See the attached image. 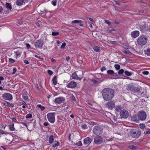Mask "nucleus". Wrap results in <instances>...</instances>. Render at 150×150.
Returning <instances> with one entry per match:
<instances>
[{"label":"nucleus","mask_w":150,"mask_h":150,"mask_svg":"<svg viewBox=\"0 0 150 150\" xmlns=\"http://www.w3.org/2000/svg\"><path fill=\"white\" fill-rule=\"evenodd\" d=\"M76 86V83L72 81H71L67 85V87L71 88H74Z\"/></svg>","instance_id":"14"},{"label":"nucleus","mask_w":150,"mask_h":150,"mask_svg":"<svg viewBox=\"0 0 150 150\" xmlns=\"http://www.w3.org/2000/svg\"><path fill=\"white\" fill-rule=\"evenodd\" d=\"M142 74L145 75H148L149 74V72L148 71H144L143 72Z\"/></svg>","instance_id":"59"},{"label":"nucleus","mask_w":150,"mask_h":150,"mask_svg":"<svg viewBox=\"0 0 150 150\" xmlns=\"http://www.w3.org/2000/svg\"><path fill=\"white\" fill-rule=\"evenodd\" d=\"M115 102L113 101L110 100L108 102L105 104L106 108L111 110L115 107Z\"/></svg>","instance_id":"9"},{"label":"nucleus","mask_w":150,"mask_h":150,"mask_svg":"<svg viewBox=\"0 0 150 150\" xmlns=\"http://www.w3.org/2000/svg\"><path fill=\"white\" fill-rule=\"evenodd\" d=\"M124 74L127 76H131L132 75V73L129 72L128 71H125L124 72Z\"/></svg>","instance_id":"29"},{"label":"nucleus","mask_w":150,"mask_h":150,"mask_svg":"<svg viewBox=\"0 0 150 150\" xmlns=\"http://www.w3.org/2000/svg\"><path fill=\"white\" fill-rule=\"evenodd\" d=\"M71 98L75 102H76V100L75 98V97L73 95H72L71 96Z\"/></svg>","instance_id":"61"},{"label":"nucleus","mask_w":150,"mask_h":150,"mask_svg":"<svg viewBox=\"0 0 150 150\" xmlns=\"http://www.w3.org/2000/svg\"><path fill=\"white\" fill-rule=\"evenodd\" d=\"M106 70V68L105 67H103L100 69V70L101 71H103L105 70Z\"/></svg>","instance_id":"57"},{"label":"nucleus","mask_w":150,"mask_h":150,"mask_svg":"<svg viewBox=\"0 0 150 150\" xmlns=\"http://www.w3.org/2000/svg\"><path fill=\"white\" fill-rule=\"evenodd\" d=\"M22 52L21 50H18L14 52V53L15 54V57L16 58L18 57H20L21 54Z\"/></svg>","instance_id":"21"},{"label":"nucleus","mask_w":150,"mask_h":150,"mask_svg":"<svg viewBox=\"0 0 150 150\" xmlns=\"http://www.w3.org/2000/svg\"><path fill=\"white\" fill-rule=\"evenodd\" d=\"M115 68L117 70H119L120 68V66L118 64H115L114 66Z\"/></svg>","instance_id":"41"},{"label":"nucleus","mask_w":150,"mask_h":150,"mask_svg":"<svg viewBox=\"0 0 150 150\" xmlns=\"http://www.w3.org/2000/svg\"><path fill=\"white\" fill-rule=\"evenodd\" d=\"M47 11V10L46 9H44L43 11H40V12H39V13L40 14H42L44 13L45 12H46Z\"/></svg>","instance_id":"54"},{"label":"nucleus","mask_w":150,"mask_h":150,"mask_svg":"<svg viewBox=\"0 0 150 150\" xmlns=\"http://www.w3.org/2000/svg\"><path fill=\"white\" fill-rule=\"evenodd\" d=\"M37 106L40 108L42 111L45 108V107L42 106L40 104L38 105Z\"/></svg>","instance_id":"37"},{"label":"nucleus","mask_w":150,"mask_h":150,"mask_svg":"<svg viewBox=\"0 0 150 150\" xmlns=\"http://www.w3.org/2000/svg\"><path fill=\"white\" fill-rule=\"evenodd\" d=\"M120 115L122 118L126 119L128 117L129 113L127 110H123L120 111Z\"/></svg>","instance_id":"10"},{"label":"nucleus","mask_w":150,"mask_h":150,"mask_svg":"<svg viewBox=\"0 0 150 150\" xmlns=\"http://www.w3.org/2000/svg\"><path fill=\"white\" fill-rule=\"evenodd\" d=\"M82 127L83 129H85L87 128V126L86 124H84L82 126Z\"/></svg>","instance_id":"60"},{"label":"nucleus","mask_w":150,"mask_h":150,"mask_svg":"<svg viewBox=\"0 0 150 150\" xmlns=\"http://www.w3.org/2000/svg\"><path fill=\"white\" fill-rule=\"evenodd\" d=\"M103 129L99 125L95 126L93 130V133L95 134H100L102 132Z\"/></svg>","instance_id":"6"},{"label":"nucleus","mask_w":150,"mask_h":150,"mask_svg":"<svg viewBox=\"0 0 150 150\" xmlns=\"http://www.w3.org/2000/svg\"><path fill=\"white\" fill-rule=\"evenodd\" d=\"M26 64H29V62L27 60H24L23 61Z\"/></svg>","instance_id":"64"},{"label":"nucleus","mask_w":150,"mask_h":150,"mask_svg":"<svg viewBox=\"0 0 150 150\" xmlns=\"http://www.w3.org/2000/svg\"><path fill=\"white\" fill-rule=\"evenodd\" d=\"M55 114L54 113H48L47 115L48 120L51 123H53L55 121Z\"/></svg>","instance_id":"8"},{"label":"nucleus","mask_w":150,"mask_h":150,"mask_svg":"<svg viewBox=\"0 0 150 150\" xmlns=\"http://www.w3.org/2000/svg\"><path fill=\"white\" fill-rule=\"evenodd\" d=\"M2 97L4 99L8 100H11L13 98L12 96L9 93L3 94L2 96Z\"/></svg>","instance_id":"12"},{"label":"nucleus","mask_w":150,"mask_h":150,"mask_svg":"<svg viewBox=\"0 0 150 150\" xmlns=\"http://www.w3.org/2000/svg\"><path fill=\"white\" fill-rule=\"evenodd\" d=\"M112 75L113 76V77L111 78L112 79L117 78H118V75L116 73H115L114 72V74H113Z\"/></svg>","instance_id":"35"},{"label":"nucleus","mask_w":150,"mask_h":150,"mask_svg":"<svg viewBox=\"0 0 150 150\" xmlns=\"http://www.w3.org/2000/svg\"><path fill=\"white\" fill-rule=\"evenodd\" d=\"M141 134V131L139 129H133L131 130V134L133 138H138L140 136Z\"/></svg>","instance_id":"4"},{"label":"nucleus","mask_w":150,"mask_h":150,"mask_svg":"<svg viewBox=\"0 0 150 150\" xmlns=\"http://www.w3.org/2000/svg\"><path fill=\"white\" fill-rule=\"evenodd\" d=\"M11 119L14 122H17V118L15 117H12L11 118Z\"/></svg>","instance_id":"49"},{"label":"nucleus","mask_w":150,"mask_h":150,"mask_svg":"<svg viewBox=\"0 0 150 150\" xmlns=\"http://www.w3.org/2000/svg\"><path fill=\"white\" fill-rule=\"evenodd\" d=\"M94 142L95 144H100L103 143V141L101 136L97 135L94 137Z\"/></svg>","instance_id":"11"},{"label":"nucleus","mask_w":150,"mask_h":150,"mask_svg":"<svg viewBox=\"0 0 150 150\" xmlns=\"http://www.w3.org/2000/svg\"><path fill=\"white\" fill-rule=\"evenodd\" d=\"M57 0H53L52 1V4L54 6H56V5Z\"/></svg>","instance_id":"47"},{"label":"nucleus","mask_w":150,"mask_h":150,"mask_svg":"<svg viewBox=\"0 0 150 150\" xmlns=\"http://www.w3.org/2000/svg\"><path fill=\"white\" fill-rule=\"evenodd\" d=\"M147 36L146 35H142L138 38L137 42L139 45L143 46L147 43Z\"/></svg>","instance_id":"3"},{"label":"nucleus","mask_w":150,"mask_h":150,"mask_svg":"<svg viewBox=\"0 0 150 150\" xmlns=\"http://www.w3.org/2000/svg\"><path fill=\"white\" fill-rule=\"evenodd\" d=\"M54 141V137L53 135H51L49 138L48 140L49 143L50 144H52L53 143Z\"/></svg>","instance_id":"22"},{"label":"nucleus","mask_w":150,"mask_h":150,"mask_svg":"<svg viewBox=\"0 0 150 150\" xmlns=\"http://www.w3.org/2000/svg\"><path fill=\"white\" fill-rule=\"evenodd\" d=\"M91 141L92 139L89 137L85 138L83 140L84 144L85 145H89L91 143Z\"/></svg>","instance_id":"18"},{"label":"nucleus","mask_w":150,"mask_h":150,"mask_svg":"<svg viewBox=\"0 0 150 150\" xmlns=\"http://www.w3.org/2000/svg\"><path fill=\"white\" fill-rule=\"evenodd\" d=\"M59 33L58 32H52V35L53 36H57L59 35Z\"/></svg>","instance_id":"46"},{"label":"nucleus","mask_w":150,"mask_h":150,"mask_svg":"<svg viewBox=\"0 0 150 150\" xmlns=\"http://www.w3.org/2000/svg\"><path fill=\"white\" fill-rule=\"evenodd\" d=\"M52 83L54 85H56L57 83V76H54L52 79Z\"/></svg>","instance_id":"27"},{"label":"nucleus","mask_w":150,"mask_h":150,"mask_svg":"<svg viewBox=\"0 0 150 150\" xmlns=\"http://www.w3.org/2000/svg\"><path fill=\"white\" fill-rule=\"evenodd\" d=\"M70 108V106L69 105H67L64 108L62 109V112H66L67 111V110L69 109Z\"/></svg>","instance_id":"34"},{"label":"nucleus","mask_w":150,"mask_h":150,"mask_svg":"<svg viewBox=\"0 0 150 150\" xmlns=\"http://www.w3.org/2000/svg\"><path fill=\"white\" fill-rule=\"evenodd\" d=\"M115 108L116 111L118 112L122 110V107L120 105L115 106Z\"/></svg>","instance_id":"24"},{"label":"nucleus","mask_w":150,"mask_h":150,"mask_svg":"<svg viewBox=\"0 0 150 150\" xmlns=\"http://www.w3.org/2000/svg\"><path fill=\"white\" fill-rule=\"evenodd\" d=\"M139 32L138 30L133 31L131 33V36L133 38H136L139 35Z\"/></svg>","instance_id":"15"},{"label":"nucleus","mask_w":150,"mask_h":150,"mask_svg":"<svg viewBox=\"0 0 150 150\" xmlns=\"http://www.w3.org/2000/svg\"><path fill=\"white\" fill-rule=\"evenodd\" d=\"M91 81L95 84H98L99 83L98 82L94 79H92L91 80Z\"/></svg>","instance_id":"38"},{"label":"nucleus","mask_w":150,"mask_h":150,"mask_svg":"<svg viewBox=\"0 0 150 150\" xmlns=\"http://www.w3.org/2000/svg\"><path fill=\"white\" fill-rule=\"evenodd\" d=\"M0 134H5V135H7L8 134V133L7 132H6L2 130H0Z\"/></svg>","instance_id":"40"},{"label":"nucleus","mask_w":150,"mask_h":150,"mask_svg":"<svg viewBox=\"0 0 150 150\" xmlns=\"http://www.w3.org/2000/svg\"><path fill=\"white\" fill-rule=\"evenodd\" d=\"M140 128L142 129H143L145 127V126L144 124H140Z\"/></svg>","instance_id":"52"},{"label":"nucleus","mask_w":150,"mask_h":150,"mask_svg":"<svg viewBox=\"0 0 150 150\" xmlns=\"http://www.w3.org/2000/svg\"><path fill=\"white\" fill-rule=\"evenodd\" d=\"M55 101L56 103L58 104H60L64 103L65 101V99L64 98V97H59L55 98Z\"/></svg>","instance_id":"13"},{"label":"nucleus","mask_w":150,"mask_h":150,"mask_svg":"<svg viewBox=\"0 0 150 150\" xmlns=\"http://www.w3.org/2000/svg\"><path fill=\"white\" fill-rule=\"evenodd\" d=\"M24 2V0H17L16 2V4L18 6H21L22 5Z\"/></svg>","instance_id":"23"},{"label":"nucleus","mask_w":150,"mask_h":150,"mask_svg":"<svg viewBox=\"0 0 150 150\" xmlns=\"http://www.w3.org/2000/svg\"><path fill=\"white\" fill-rule=\"evenodd\" d=\"M60 143L59 142H57L56 143L53 144L52 145V146L54 147V146H56L59 145Z\"/></svg>","instance_id":"42"},{"label":"nucleus","mask_w":150,"mask_h":150,"mask_svg":"<svg viewBox=\"0 0 150 150\" xmlns=\"http://www.w3.org/2000/svg\"><path fill=\"white\" fill-rule=\"evenodd\" d=\"M3 104L5 106H11L12 107H13L14 106V105L13 104L9 103L7 101H5L3 103Z\"/></svg>","instance_id":"20"},{"label":"nucleus","mask_w":150,"mask_h":150,"mask_svg":"<svg viewBox=\"0 0 150 150\" xmlns=\"http://www.w3.org/2000/svg\"><path fill=\"white\" fill-rule=\"evenodd\" d=\"M71 77L72 79H76L77 77L76 72H74V73L72 74Z\"/></svg>","instance_id":"32"},{"label":"nucleus","mask_w":150,"mask_h":150,"mask_svg":"<svg viewBox=\"0 0 150 150\" xmlns=\"http://www.w3.org/2000/svg\"><path fill=\"white\" fill-rule=\"evenodd\" d=\"M114 71L112 70H109L107 71V73L108 74H111L112 75L114 74Z\"/></svg>","instance_id":"36"},{"label":"nucleus","mask_w":150,"mask_h":150,"mask_svg":"<svg viewBox=\"0 0 150 150\" xmlns=\"http://www.w3.org/2000/svg\"><path fill=\"white\" fill-rule=\"evenodd\" d=\"M66 43L65 42H63L62 43V45L61 47V49H63L66 46Z\"/></svg>","instance_id":"50"},{"label":"nucleus","mask_w":150,"mask_h":150,"mask_svg":"<svg viewBox=\"0 0 150 150\" xmlns=\"http://www.w3.org/2000/svg\"><path fill=\"white\" fill-rule=\"evenodd\" d=\"M136 27L142 33H144L149 30L147 25L144 21H142L137 24Z\"/></svg>","instance_id":"2"},{"label":"nucleus","mask_w":150,"mask_h":150,"mask_svg":"<svg viewBox=\"0 0 150 150\" xmlns=\"http://www.w3.org/2000/svg\"><path fill=\"white\" fill-rule=\"evenodd\" d=\"M8 127L11 131H13L15 130V129L14 127V124L13 122L11 123L10 125H8Z\"/></svg>","instance_id":"19"},{"label":"nucleus","mask_w":150,"mask_h":150,"mask_svg":"<svg viewBox=\"0 0 150 150\" xmlns=\"http://www.w3.org/2000/svg\"><path fill=\"white\" fill-rule=\"evenodd\" d=\"M44 44L43 41L41 39L37 40L34 43L36 48L40 49H42Z\"/></svg>","instance_id":"7"},{"label":"nucleus","mask_w":150,"mask_h":150,"mask_svg":"<svg viewBox=\"0 0 150 150\" xmlns=\"http://www.w3.org/2000/svg\"><path fill=\"white\" fill-rule=\"evenodd\" d=\"M134 88H135V86L132 83L128 84L126 87V89L127 90L132 92H133Z\"/></svg>","instance_id":"16"},{"label":"nucleus","mask_w":150,"mask_h":150,"mask_svg":"<svg viewBox=\"0 0 150 150\" xmlns=\"http://www.w3.org/2000/svg\"><path fill=\"white\" fill-rule=\"evenodd\" d=\"M47 73L48 75L50 76L52 75L53 73V72L50 70H47Z\"/></svg>","instance_id":"48"},{"label":"nucleus","mask_w":150,"mask_h":150,"mask_svg":"<svg viewBox=\"0 0 150 150\" xmlns=\"http://www.w3.org/2000/svg\"><path fill=\"white\" fill-rule=\"evenodd\" d=\"M32 115L31 114H27L26 116V118H30L32 117Z\"/></svg>","instance_id":"45"},{"label":"nucleus","mask_w":150,"mask_h":150,"mask_svg":"<svg viewBox=\"0 0 150 150\" xmlns=\"http://www.w3.org/2000/svg\"><path fill=\"white\" fill-rule=\"evenodd\" d=\"M128 147L131 149L135 150L137 148V147L133 145H129L128 146Z\"/></svg>","instance_id":"33"},{"label":"nucleus","mask_w":150,"mask_h":150,"mask_svg":"<svg viewBox=\"0 0 150 150\" xmlns=\"http://www.w3.org/2000/svg\"><path fill=\"white\" fill-rule=\"evenodd\" d=\"M144 133L145 135L150 134V129L146 131V132H144Z\"/></svg>","instance_id":"56"},{"label":"nucleus","mask_w":150,"mask_h":150,"mask_svg":"<svg viewBox=\"0 0 150 150\" xmlns=\"http://www.w3.org/2000/svg\"><path fill=\"white\" fill-rule=\"evenodd\" d=\"M138 117L139 120L143 121L145 120L146 118V114L143 110L139 111L138 112Z\"/></svg>","instance_id":"5"},{"label":"nucleus","mask_w":150,"mask_h":150,"mask_svg":"<svg viewBox=\"0 0 150 150\" xmlns=\"http://www.w3.org/2000/svg\"><path fill=\"white\" fill-rule=\"evenodd\" d=\"M144 52L147 56H150V48H148L146 50H144Z\"/></svg>","instance_id":"31"},{"label":"nucleus","mask_w":150,"mask_h":150,"mask_svg":"<svg viewBox=\"0 0 150 150\" xmlns=\"http://www.w3.org/2000/svg\"><path fill=\"white\" fill-rule=\"evenodd\" d=\"M113 119L114 120V121L117 122V116H114L113 117Z\"/></svg>","instance_id":"62"},{"label":"nucleus","mask_w":150,"mask_h":150,"mask_svg":"<svg viewBox=\"0 0 150 150\" xmlns=\"http://www.w3.org/2000/svg\"><path fill=\"white\" fill-rule=\"evenodd\" d=\"M103 98L105 101H109L111 100L114 96V91L111 89L105 88L102 91Z\"/></svg>","instance_id":"1"},{"label":"nucleus","mask_w":150,"mask_h":150,"mask_svg":"<svg viewBox=\"0 0 150 150\" xmlns=\"http://www.w3.org/2000/svg\"><path fill=\"white\" fill-rule=\"evenodd\" d=\"M76 145L78 146H81L82 144L81 141H79L76 144Z\"/></svg>","instance_id":"55"},{"label":"nucleus","mask_w":150,"mask_h":150,"mask_svg":"<svg viewBox=\"0 0 150 150\" xmlns=\"http://www.w3.org/2000/svg\"><path fill=\"white\" fill-rule=\"evenodd\" d=\"M131 120L136 122H137L139 120L138 117V115L136 114L133 115L131 117Z\"/></svg>","instance_id":"17"},{"label":"nucleus","mask_w":150,"mask_h":150,"mask_svg":"<svg viewBox=\"0 0 150 150\" xmlns=\"http://www.w3.org/2000/svg\"><path fill=\"white\" fill-rule=\"evenodd\" d=\"M83 21L81 20H75L72 21L71 22L72 24H75L76 23H82Z\"/></svg>","instance_id":"30"},{"label":"nucleus","mask_w":150,"mask_h":150,"mask_svg":"<svg viewBox=\"0 0 150 150\" xmlns=\"http://www.w3.org/2000/svg\"><path fill=\"white\" fill-rule=\"evenodd\" d=\"M6 6L8 10H11L12 9V6L11 4L8 3H6Z\"/></svg>","instance_id":"25"},{"label":"nucleus","mask_w":150,"mask_h":150,"mask_svg":"<svg viewBox=\"0 0 150 150\" xmlns=\"http://www.w3.org/2000/svg\"><path fill=\"white\" fill-rule=\"evenodd\" d=\"M17 69L16 68H14L13 69V74H14L15 73Z\"/></svg>","instance_id":"63"},{"label":"nucleus","mask_w":150,"mask_h":150,"mask_svg":"<svg viewBox=\"0 0 150 150\" xmlns=\"http://www.w3.org/2000/svg\"><path fill=\"white\" fill-rule=\"evenodd\" d=\"M93 49L96 52H99L100 51V48L98 46H95L93 48Z\"/></svg>","instance_id":"28"},{"label":"nucleus","mask_w":150,"mask_h":150,"mask_svg":"<svg viewBox=\"0 0 150 150\" xmlns=\"http://www.w3.org/2000/svg\"><path fill=\"white\" fill-rule=\"evenodd\" d=\"M124 72V70L123 69H121L118 72V74L119 75H121Z\"/></svg>","instance_id":"44"},{"label":"nucleus","mask_w":150,"mask_h":150,"mask_svg":"<svg viewBox=\"0 0 150 150\" xmlns=\"http://www.w3.org/2000/svg\"><path fill=\"white\" fill-rule=\"evenodd\" d=\"M105 23L108 24L109 25H110L111 24V23L109 21L107 20H105Z\"/></svg>","instance_id":"53"},{"label":"nucleus","mask_w":150,"mask_h":150,"mask_svg":"<svg viewBox=\"0 0 150 150\" xmlns=\"http://www.w3.org/2000/svg\"><path fill=\"white\" fill-rule=\"evenodd\" d=\"M20 104L21 105H26V103L24 101L21 100L20 102Z\"/></svg>","instance_id":"51"},{"label":"nucleus","mask_w":150,"mask_h":150,"mask_svg":"<svg viewBox=\"0 0 150 150\" xmlns=\"http://www.w3.org/2000/svg\"><path fill=\"white\" fill-rule=\"evenodd\" d=\"M9 62L11 64H13L14 63L15 61L12 58H9L8 60Z\"/></svg>","instance_id":"43"},{"label":"nucleus","mask_w":150,"mask_h":150,"mask_svg":"<svg viewBox=\"0 0 150 150\" xmlns=\"http://www.w3.org/2000/svg\"><path fill=\"white\" fill-rule=\"evenodd\" d=\"M23 97L24 100H28V99L27 95L26 94H24L23 95Z\"/></svg>","instance_id":"39"},{"label":"nucleus","mask_w":150,"mask_h":150,"mask_svg":"<svg viewBox=\"0 0 150 150\" xmlns=\"http://www.w3.org/2000/svg\"><path fill=\"white\" fill-rule=\"evenodd\" d=\"M25 45L26 46V48L28 49H29L30 47V45L28 43H26Z\"/></svg>","instance_id":"58"},{"label":"nucleus","mask_w":150,"mask_h":150,"mask_svg":"<svg viewBox=\"0 0 150 150\" xmlns=\"http://www.w3.org/2000/svg\"><path fill=\"white\" fill-rule=\"evenodd\" d=\"M142 89L141 87H135V88L134 89L133 92L134 93H138L139 92L140 90Z\"/></svg>","instance_id":"26"}]
</instances>
